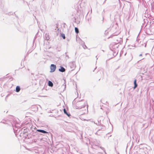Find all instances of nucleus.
Listing matches in <instances>:
<instances>
[{
  "mask_svg": "<svg viewBox=\"0 0 154 154\" xmlns=\"http://www.w3.org/2000/svg\"><path fill=\"white\" fill-rule=\"evenodd\" d=\"M16 91L17 92H19L20 90V88L19 86H17L16 88Z\"/></svg>",
  "mask_w": 154,
  "mask_h": 154,
  "instance_id": "8",
  "label": "nucleus"
},
{
  "mask_svg": "<svg viewBox=\"0 0 154 154\" xmlns=\"http://www.w3.org/2000/svg\"><path fill=\"white\" fill-rule=\"evenodd\" d=\"M63 112L64 113L66 114L68 117H70V114L69 113H68L66 111V110L65 109H63Z\"/></svg>",
  "mask_w": 154,
  "mask_h": 154,
  "instance_id": "5",
  "label": "nucleus"
},
{
  "mask_svg": "<svg viewBox=\"0 0 154 154\" xmlns=\"http://www.w3.org/2000/svg\"><path fill=\"white\" fill-rule=\"evenodd\" d=\"M48 85L49 86L52 87L53 86V84L52 82L49 81L48 82Z\"/></svg>",
  "mask_w": 154,
  "mask_h": 154,
  "instance_id": "7",
  "label": "nucleus"
},
{
  "mask_svg": "<svg viewBox=\"0 0 154 154\" xmlns=\"http://www.w3.org/2000/svg\"><path fill=\"white\" fill-rule=\"evenodd\" d=\"M134 89H135L137 87V84L136 83V79H135L134 80Z\"/></svg>",
  "mask_w": 154,
  "mask_h": 154,
  "instance_id": "6",
  "label": "nucleus"
},
{
  "mask_svg": "<svg viewBox=\"0 0 154 154\" xmlns=\"http://www.w3.org/2000/svg\"><path fill=\"white\" fill-rule=\"evenodd\" d=\"M59 70L61 72H63L65 71V69L63 67H61L59 69Z\"/></svg>",
  "mask_w": 154,
  "mask_h": 154,
  "instance_id": "3",
  "label": "nucleus"
},
{
  "mask_svg": "<svg viewBox=\"0 0 154 154\" xmlns=\"http://www.w3.org/2000/svg\"><path fill=\"white\" fill-rule=\"evenodd\" d=\"M75 32L77 33H79V31L77 27H75Z\"/></svg>",
  "mask_w": 154,
  "mask_h": 154,
  "instance_id": "9",
  "label": "nucleus"
},
{
  "mask_svg": "<svg viewBox=\"0 0 154 154\" xmlns=\"http://www.w3.org/2000/svg\"><path fill=\"white\" fill-rule=\"evenodd\" d=\"M76 109H80L84 107V105L83 102L79 101L76 103Z\"/></svg>",
  "mask_w": 154,
  "mask_h": 154,
  "instance_id": "1",
  "label": "nucleus"
},
{
  "mask_svg": "<svg viewBox=\"0 0 154 154\" xmlns=\"http://www.w3.org/2000/svg\"><path fill=\"white\" fill-rule=\"evenodd\" d=\"M56 67L55 65L53 64H51L50 66V72H54L56 69Z\"/></svg>",
  "mask_w": 154,
  "mask_h": 154,
  "instance_id": "2",
  "label": "nucleus"
},
{
  "mask_svg": "<svg viewBox=\"0 0 154 154\" xmlns=\"http://www.w3.org/2000/svg\"><path fill=\"white\" fill-rule=\"evenodd\" d=\"M61 36L63 38V39H65V36L64 34L62 33L61 34Z\"/></svg>",
  "mask_w": 154,
  "mask_h": 154,
  "instance_id": "10",
  "label": "nucleus"
},
{
  "mask_svg": "<svg viewBox=\"0 0 154 154\" xmlns=\"http://www.w3.org/2000/svg\"><path fill=\"white\" fill-rule=\"evenodd\" d=\"M37 131L38 132L43 133H48V132L42 130H37Z\"/></svg>",
  "mask_w": 154,
  "mask_h": 154,
  "instance_id": "4",
  "label": "nucleus"
}]
</instances>
